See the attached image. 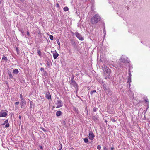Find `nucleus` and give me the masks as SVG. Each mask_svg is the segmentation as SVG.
<instances>
[{"label": "nucleus", "instance_id": "obj_28", "mask_svg": "<svg viewBox=\"0 0 150 150\" xmlns=\"http://www.w3.org/2000/svg\"><path fill=\"white\" fill-rule=\"evenodd\" d=\"M8 122V120H6L4 122V123L3 124V125H5V124H7V123Z\"/></svg>", "mask_w": 150, "mask_h": 150}, {"label": "nucleus", "instance_id": "obj_49", "mask_svg": "<svg viewBox=\"0 0 150 150\" xmlns=\"http://www.w3.org/2000/svg\"><path fill=\"white\" fill-rule=\"evenodd\" d=\"M114 149V147H111V148L110 149H111V150H112Z\"/></svg>", "mask_w": 150, "mask_h": 150}, {"label": "nucleus", "instance_id": "obj_56", "mask_svg": "<svg viewBox=\"0 0 150 150\" xmlns=\"http://www.w3.org/2000/svg\"><path fill=\"white\" fill-rule=\"evenodd\" d=\"M59 48H60V46L59 47Z\"/></svg>", "mask_w": 150, "mask_h": 150}, {"label": "nucleus", "instance_id": "obj_50", "mask_svg": "<svg viewBox=\"0 0 150 150\" xmlns=\"http://www.w3.org/2000/svg\"><path fill=\"white\" fill-rule=\"evenodd\" d=\"M83 2H85L86 1V0H82Z\"/></svg>", "mask_w": 150, "mask_h": 150}, {"label": "nucleus", "instance_id": "obj_1", "mask_svg": "<svg viewBox=\"0 0 150 150\" xmlns=\"http://www.w3.org/2000/svg\"><path fill=\"white\" fill-rule=\"evenodd\" d=\"M102 69L103 71V75L105 79H107L108 78L109 79L111 77V70L105 65L102 67Z\"/></svg>", "mask_w": 150, "mask_h": 150}, {"label": "nucleus", "instance_id": "obj_51", "mask_svg": "<svg viewBox=\"0 0 150 150\" xmlns=\"http://www.w3.org/2000/svg\"><path fill=\"white\" fill-rule=\"evenodd\" d=\"M32 101H31L30 102V105H32Z\"/></svg>", "mask_w": 150, "mask_h": 150}, {"label": "nucleus", "instance_id": "obj_55", "mask_svg": "<svg viewBox=\"0 0 150 150\" xmlns=\"http://www.w3.org/2000/svg\"><path fill=\"white\" fill-rule=\"evenodd\" d=\"M45 73H47V72H46V71H45Z\"/></svg>", "mask_w": 150, "mask_h": 150}, {"label": "nucleus", "instance_id": "obj_48", "mask_svg": "<svg viewBox=\"0 0 150 150\" xmlns=\"http://www.w3.org/2000/svg\"><path fill=\"white\" fill-rule=\"evenodd\" d=\"M71 33L73 34V35H74V34H75V33H73V32H72V31H71Z\"/></svg>", "mask_w": 150, "mask_h": 150}, {"label": "nucleus", "instance_id": "obj_10", "mask_svg": "<svg viewBox=\"0 0 150 150\" xmlns=\"http://www.w3.org/2000/svg\"><path fill=\"white\" fill-rule=\"evenodd\" d=\"M46 98L48 99H51V95L49 92L46 93Z\"/></svg>", "mask_w": 150, "mask_h": 150}, {"label": "nucleus", "instance_id": "obj_24", "mask_svg": "<svg viewBox=\"0 0 150 150\" xmlns=\"http://www.w3.org/2000/svg\"><path fill=\"white\" fill-rule=\"evenodd\" d=\"M50 38L51 40H53L54 39L53 36L52 35H50Z\"/></svg>", "mask_w": 150, "mask_h": 150}, {"label": "nucleus", "instance_id": "obj_26", "mask_svg": "<svg viewBox=\"0 0 150 150\" xmlns=\"http://www.w3.org/2000/svg\"><path fill=\"white\" fill-rule=\"evenodd\" d=\"M131 77H129V78L127 80V83H128V82H129V81H131Z\"/></svg>", "mask_w": 150, "mask_h": 150}, {"label": "nucleus", "instance_id": "obj_38", "mask_svg": "<svg viewBox=\"0 0 150 150\" xmlns=\"http://www.w3.org/2000/svg\"><path fill=\"white\" fill-rule=\"evenodd\" d=\"M103 150H108V149L106 146H104L103 147Z\"/></svg>", "mask_w": 150, "mask_h": 150}, {"label": "nucleus", "instance_id": "obj_52", "mask_svg": "<svg viewBox=\"0 0 150 150\" xmlns=\"http://www.w3.org/2000/svg\"><path fill=\"white\" fill-rule=\"evenodd\" d=\"M42 129L43 131H45V129H44V128H42Z\"/></svg>", "mask_w": 150, "mask_h": 150}, {"label": "nucleus", "instance_id": "obj_29", "mask_svg": "<svg viewBox=\"0 0 150 150\" xmlns=\"http://www.w3.org/2000/svg\"><path fill=\"white\" fill-rule=\"evenodd\" d=\"M9 123H7L6 125L5 126V127L6 128H8V127H9Z\"/></svg>", "mask_w": 150, "mask_h": 150}, {"label": "nucleus", "instance_id": "obj_14", "mask_svg": "<svg viewBox=\"0 0 150 150\" xmlns=\"http://www.w3.org/2000/svg\"><path fill=\"white\" fill-rule=\"evenodd\" d=\"M13 73L14 74H17L19 73V71L17 69H16L13 70Z\"/></svg>", "mask_w": 150, "mask_h": 150}, {"label": "nucleus", "instance_id": "obj_12", "mask_svg": "<svg viewBox=\"0 0 150 150\" xmlns=\"http://www.w3.org/2000/svg\"><path fill=\"white\" fill-rule=\"evenodd\" d=\"M70 83L72 84L73 85V86L75 88V87H77V88L78 87V85L76 83L75 81H74V82L71 83Z\"/></svg>", "mask_w": 150, "mask_h": 150}, {"label": "nucleus", "instance_id": "obj_40", "mask_svg": "<svg viewBox=\"0 0 150 150\" xmlns=\"http://www.w3.org/2000/svg\"><path fill=\"white\" fill-rule=\"evenodd\" d=\"M97 108H94L93 109V111L94 112H96V111L97 110Z\"/></svg>", "mask_w": 150, "mask_h": 150}, {"label": "nucleus", "instance_id": "obj_54", "mask_svg": "<svg viewBox=\"0 0 150 150\" xmlns=\"http://www.w3.org/2000/svg\"><path fill=\"white\" fill-rule=\"evenodd\" d=\"M22 36H23V35H24V34H23H23H22Z\"/></svg>", "mask_w": 150, "mask_h": 150}, {"label": "nucleus", "instance_id": "obj_36", "mask_svg": "<svg viewBox=\"0 0 150 150\" xmlns=\"http://www.w3.org/2000/svg\"><path fill=\"white\" fill-rule=\"evenodd\" d=\"M19 103V102H16L15 103V104L16 105H18Z\"/></svg>", "mask_w": 150, "mask_h": 150}, {"label": "nucleus", "instance_id": "obj_42", "mask_svg": "<svg viewBox=\"0 0 150 150\" xmlns=\"http://www.w3.org/2000/svg\"><path fill=\"white\" fill-rule=\"evenodd\" d=\"M18 117H19V119H20V122H21V116H20V115Z\"/></svg>", "mask_w": 150, "mask_h": 150}, {"label": "nucleus", "instance_id": "obj_22", "mask_svg": "<svg viewBox=\"0 0 150 150\" xmlns=\"http://www.w3.org/2000/svg\"><path fill=\"white\" fill-rule=\"evenodd\" d=\"M96 92V90H93V91H92L90 92V94H91V95H92L94 93H95Z\"/></svg>", "mask_w": 150, "mask_h": 150}, {"label": "nucleus", "instance_id": "obj_15", "mask_svg": "<svg viewBox=\"0 0 150 150\" xmlns=\"http://www.w3.org/2000/svg\"><path fill=\"white\" fill-rule=\"evenodd\" d=\"M72 45L75 48L76 47V45L75 42L74 41L72 40Z\"/></svg>", "mask_w": 150, "mask_h": 150}, {"label": "nucleus", "instance_id": "obj_34", "mask_svg": "<svg viewBox=\"0 0 150 150\" xmlns=\"http://www.w3.org/2000/svg\"><path fill=\"white\" fill-rule=\"evenodd\" d=\"M97 148L99 150H100L101 149V146L100 145H98L97 146Z\"/></svg>", "mask_w": 150, "mask_h": 150}, {"label": "nucleus", "instance_id": "obj_8", "mask_svg": "<svg viewBox=\"0 0 150 150\" xmlns=\"http://www.w3.org/2000/svg\"><path fill=\"white\" fill-rule=\"evenodd\" d=\"M56 104L57 105H59L61 106H63V103L61 100H57V103H56Z\"/></svg>", "mask_w": 150, "mask_h": 150}, {"label": "nucleus", "instance_id": "obj_44", "mask_svg": "<svg viewBox=\"0 0 150 150\" xmlns=\"http://www.w3.org/2000/svg\"><path fill=\"white\" fill-rule=\"evenodd\" d=\"M62 106H60L59 105H58L56 107V108H60V107H61Z\"/></svg>", "mask_w": 150, "mask_h": 150}, {"label": "nucleus", "instance_id": "obj_21", "mask_svg": "<svg viewBox=\"0 0 150 150\" xmlns=\"http://www.w3.org/2000/svg\"><path fill=\"white\" fill-rule=\"evenodd\" d=\"M47 64L48 66L50 67L51 65V63L50 62L48 61H47Z\"/></svg>", "mask_w": 150, "mask_h": 150}, {"label": "nucleus", "instance_id": "obj_41", "mask_svg": "<svg viewBox=\"0 0 150 150\" xmlns=\"http://www.w3.org/2000/svg\"><path fill=\"white\" fill-rule=\"evenodd\" d=\"M40 70L41 71H44V69L43 68H41L40 69Z\"/></svg>", "mask_w": 150, "mask_h": 150}, {"label": "nucleus", "instance_id": "obj_6", "mask_svg": "<svg viewBox=\"0 0 150 150\" xmlns=\"http://www.w3.org/2000/svg\"><path fill=\"white\" fill-rule=\"evenodd\" d=\"M26 101L24 99H22L21 100V102L20 103L21 107L22 108L23 106H24L26 104Z\"/></svg>", "mask_w": 150, "mask_h": 150}, {"label": "nucleus", "instance_id": "obj_7", "mask_svg": "<svg viewBox=\"0 0 150 150\" xmlns=\"http://www.w3.org/2000/svg\"><path fill=\"white\" fill-rule=\"evenodd\" d=\"M7 113L6 112H0V117H6L7 115Z\"/></svg>", "mask_w": 150, "mask_h": 150}, {"label": "nucleus", "instance_id": "obj_19", "mask_svg": "<svg viewBox=\"0 0 150 150\" xmlns=\"http://www.w3.org/2000/svg\"><path fill=\"white\" fill-rule=\"evenodd\" d=\"M37 51H38V55L39 56H40L41 55V52L40 51V50H38Z\"/></svg>", "mask_w": 150, "mask_h": 150}, {"label": "nucleus", "instance_id": "obj_39", "mask_svg": "<svg viewBox=\"0 0 150 150\" xmlns=\"http://www.w3.org/2000/svg\"><path fill=\"white\" fill-rule=\"evenodd\" d=\"M27 34L28 36H29L30 35V34L29 33V32L28 31H27Z\"/></svg>", "mask_w": 150, "mask_h": 150}, {"label": "nucleus", "instance_id": "obj_30", "mask_svg": "<svg viewBox=\"0 0 150 150\" xmlns=\"http://www.w3.org/2000/svg\"><path fill=\"white\" fill-rule=\"evenodd\" d=\"M16 49L17 51V53H18L19 52V49L18 47H16Z\"/></svg>", "mask_w": 150, "mask_h": 150}, {"label": "nucleus", "instance_id": "obj_17", "mask_svg": "<svg viewBox=\"0 0 150 150\" xmlns=\"http://www.w3.org/2000/svg\"><path fill=\"white\" fill-rule=\"evenodd\" d=\"M64 11H67L68 10V8L67 7H65L64 8Z\"/></svg>", "mask_w": 150, "mask_h": 150}, {"label": "nucleus", "instance_id": "obj_47", "mask_svg": "<svg viewBox=\"0 0 150 150\" xmlns=\"http://www.w3.org/2000/svg\"><path fill=\"white\" fill-rule=\"evenodd\" d=\"M56 5H57V7H59V4L58 3H57V4H56Z\"/></svg>", "mask_w": 150, "mask_h": 150}, {"label": "nucleus", "instance_id": "obj_46", "mask_svg": "<svg viewBox=\"0 0 150 150\" xmlns=\"http://www.w3.org/2000/svg\"><path fill=\"white\" fill-rule=\"evenodd\" d=\"M39 147L41 149H43V148L40 145L39 146Z\"/></svg>", "mask_w": 150, "mask_h": 150}, {"label": "nucleus", "instance_id": "obj_4", "mask_svg": "<svg viewBox=\"0 0 150 150\" xmlns=\"http://www.w3.org/2000/svg\"><path fill=\"white\" fill-rule=\"evenodd\" d=\"M75 35L77 38H78L79 40L83 41L84 40V38L82 37L81 34L79 33L78 32H76L75 33Z\"/></svg>", "mask_w": 150, "mask_h": 150}, {"label": "nucleus", "instance_id": "obj_32", "mask_svg": "<svg viewBox=\"0 0 150 150\" xmlns=\"http://www.w3.org/2000/svg\"><path fill=\"white\" fill-rule=\"evenodd\" d=\"M19 31L21 32L22 34H23L24 33V30L23 29H19Z\"/></svg>", "mask_w": 150, "mask_h": 150}, {"label": "nucleus", "instance_id": "obj_9", "mask_svg": "<svg viewBox=\"0 0 150 150\" xmlns=\"http://www.w3.org/2000/svg\"><path fill=\"white\" fill-rule=\"evenodd\" d=\"M55 53H53V57L54 59H56L59 56V54H58L56 51H55Z\"/></svg>", "mask_w": 150, "mask_h": 150}, {"label": "nucleus", "instance_id": "obj_23", "mask_svg": "<svg viewBox=\"0 0 150 150\" xmlns=\"http://www.w3.org/2000/svg\"><path fill=\"white\" fill-rule=\"evenodd\" d=\"M74 77H72V78H71V80L70 82V83H72L73 82L75 81H74Z\"/></svg>", "mask_w": 150, "mask_h": 150}, {"label": "nucleus", "instance_id": "obj_31", "mask_svg": "<svg viewBox=\"0 0 150 150\" xmlns=\"http://www.w3.org/2000/svg\"><path fill=\"white\" fill-rule=\"evenodd\" d=\"M20 98L21 99V100H22V99H24L23 97V95L22 94H21L20 95Z\"/></svg>", "mask_w": 150, "mask_h": 150}, {"label": "nucleus", "instance_id": "obj_16", "mask_svg": "<svg viewBox=\"0 0 150 150\" xmlns=\"http://www.w3.org/2000/svg\"><path fill=\"white\" fill-rule=\"evenodd\" d=\"M2 60L5 61H7L8 60V59L7 57H6L4 56L2 58Z\"/></svg>", "mask_w": 150, "mask_h": 150}, {"label": "nucleus", "instance_id": "obj_37", "mask_svg": "<svg viewBox=\"0 0 150 150\" xmlns=\"http://www.w3.org/2000/svg\"><path fill=\"white\" fill-rule=\"evenodd\" d=\"M111 121H112L113 122H115L116 121V120L114 119H111Z\"/></svg>", "mask_w": 150, "mask_h": 150}, {"label": "nucleus", "instance_id": "obj_18", "mask_svg": "<svg viewBox=\"0 0 150 150\" xmlns=\"http://www.w3.org/2000/svg\"><path fill=\"white\" fill-rule=\"evenodd\" d=\"M84 141L86 143L88 142V139L87 138H85L84 139Z\"/></svg>", "mask_w": 150, "mask_h": 150}, {"label": "nucleus", "instance_id": "obj_43", "mask_svg": "<svg viewBox=\"0 0 150 150\" xmlns=\"http://www.w3.org/2000/svg\"><path fill=\"white\" fill-rule=\"evenodd\" d=\"M62 124L63 125H66V122H65V121H63V122Z\"/></svg>", "mask_w": 150, "mask_h": 150}, {"label": "nucleus", "instance_id": "obj_13", "mask_svg": "<svg viewBox=\"0 0 150 150\" xmlns=\"http://www.w3.org/2000/svg\"><path fill=\"white\" fill-rule=\"evenodd\" d=\"M8 74L9 76V78L11 79H12L13 78V76L12 75L11 72L9 70L8 71Z\"/></svg>", "mask_w": 150, "mask_h": 150}, {"label": "nucleus", "instance_id": "obj_45", "mask_svg": "<svg viewBox=\"0 0 150 150\" xmlns=\"http://www.w3.org/2000/svg\"><path fill=\"white\" fill-rule=\"evenodd\" d=\"M129 77H131V73L130 72V71H129Z\"/></svg>", "mask_w": 150, "mask_h": 150}, {"label": "nucleus", "instance_id": "obj_27", "mask_svg": "<svg viewBox=\"0 0 150 150\" xmlns=\"http://www.w3.org/2000/svg\"><path fill=\"white\" fill-rule=\"evenodd\" d=\"M144 101L146 102H148V100L147 98H144Z\"/></svg>", "mask_w": 150, "mask_h": 150}, {"label": "nucleus", "instance_id": "obj_53", "mask_svg": "<svg viewBox=\"0 0 150 150\" xmlns=\"http://www.w3.org/2000/svg\"><path fill=\"white\" fill-rule=\"evenodd\" d=\"M122 67V66L121 65H120V67Z\"/></svg>", "mask_w": 150, "mask_h": 150}, {"label": "nucleus", "instance_id": "obj_2", "mask_svg": "<svg viewBox=\"0 0 150 150\" xmlns=\"http://www.w3.org/2000/svg\"><path fill=\"white\" fill-rule=\"evenodd\" d=\"M101 20V18L99 15L97 14L91 18V24H95Z\"/></svg>", "mask_w": 150, "mask_h": 150}, {"label": "nucleus", "instance_id": "obj_25", "mask_svg": "<svg viewBox=\"0 0 150 150\" xmlns=\"http://www.w3.org/2000/svg\"><path fill=\"white\" fill-rule=\"evenodd\" d=\"M57 42L59 46V47L60 46V42H59V39H57Z\"/></svg>", "mask_w": 150, "mask_h": 150}, {"label": "nucleus", "instance_id": "obj_57", "mask_svg": "<svg viewBox=\"0 0 150 150\" xmlns=\"http://www.w3.org/2000/svg\"><path fill=\"white\" fill-rule=\"evenodd\" d=\"M21 1H22V0H20Z\"/></svg>", "mask_w": 150, "mask_h": 150}, {"label": "nucleus", "instance_id": "obj_35", "mask_svg": "<svg viewBox=\"0 0 150 150\" xmlns=\"http://www.w3.org/2000/svg\"><path fill=\"white\" fill-rule=\"evenodd\" d=\"M93 119L95 121H96L97 120V118L95 117H93Z\"/></svg>", "mask_w": 150, "mask_h": 150}, {"label": "nucleus", "instance_id": "obj_3", "mask_svg": "<svg viewBox=\"0 0 150 150\" xmlns=\"http://www.w3.org/2000/svg\"><path fill=\"white\" fill-rule=\"evenodd\" d=\"M89 139L90 140H93L95 136L92 131L89 132V135L88 137Z\"/></svg>", "mask_w": 150, "mask_h": 150}, {"label": "nucleus", "instance_id": "obj_20", "mask_svg": "<svg viewBox=\"0 0 150 150\" xmlns=\"http://www.w3.org/2000/svg\"><path fill=\"white\" fill-rule=\"evenodd\" d=\"M60 146L59 147V150H63L62 149V144H60Z\"/></svg>", "mask_w": 150, "mask_h": 150}, {"label": "nucleus", "instance_id": "obj_5", "mask_svg": "<svg viewBox=\"0 0 150 150\" xmlns=\"http://www.w3.org/2000/svg\"><path fill=\"white\" fill-rule=\"evenodd\" d=\"M119 60L121 62H122L124 63H127L129 62L125 58H121Z\"/></svg>", "mask_w": 150, "mask_h": 150}, {"label": "nucleus", "instance_id": "obj_11", "mask_svg": "<svg viewBox=\"0 0 150 150\" xmlns=\"http://www.w3.org/2000/svg\"><path fill=\"white\" fill-rule=\"evenodd\" d=\"M62 113L60 111H58L56 113V115L57 116L59 117L62 115Z\"/></svg>", "mask_w": 150, "mask_h": 150}, {"label": "nucleus", "instance_id": "obj_33", "mask_svg": "<svg viewBox=\"0 0 150 150\" xmlns=\"http://www.w3.org/2000/svg\"><path fill=\"white\" fill-rule=\"evenodd\" d=\"M74 110L75 111L78 113V110L77 108H74Z\"/></svg>", "mask_w": 150, "mask_h": 150}]
</instances>
